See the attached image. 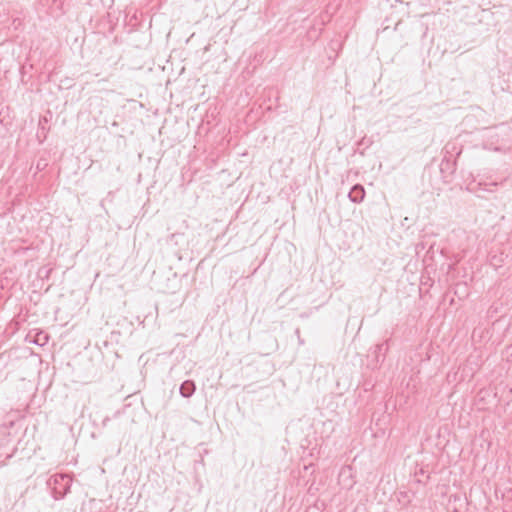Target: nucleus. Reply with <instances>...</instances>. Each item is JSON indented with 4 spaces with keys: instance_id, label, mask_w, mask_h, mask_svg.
I'll return each instance as SVG.
<instances>
[{
    "instance_id": "7",
    "label": "nucleus",
    "mask_w": 512,
    "mask_h": 512,
    "mask_svg": "<svg viewBox=\"0 0 512 512\" xmlns=\"http://www.w3.org/2000/svg\"><path fill=\"white\" fill-rule=\"evenodd\" d=\"M45 166H46L45 162L39 161L37 163V170H42V169H44Z\"/></svg>"
},
{
    "instance_id": "5",
    "label": "nucleus",
    "mask_w": 512,
    "mask_h": 512,
    "mask_svg": "<svg viewBox=\"0 0 512 512\" xmlns=\"http://www.w3.org/2000/svg\"><path fill=\"white\" fill-rule=\"evenodd\" d=\"M373 143V140L371 138L363 137L359 142H357L358 149L360 147H363V150L369 148ZM360 153L363 155L364 151H360Z\"/></svg>"
},
{
    "instance_id": "8",
    "label": "nucleus",
    "mask_w": 512,
    "mask_h": 512,
    "mask_svg": "<svg viewBox=\"0 0 512 512\" xmlns=\"http://www.w3.org/2000/svg\"><path fill=\"white\" fill-rule=\"evenodd\" d=\"M449 164H450L449 160H446V162L443 161L441 165L444 166V165H449Z\"/></svg>"
},
{
    "instance_id": "4",
    "label": "nucleus",
    "mask_w": 512,
    "mask_h": 512,
    "mask_svg": "<svg viewBox=\"0 0 512 512\" xmlns=\"http://www.w3.org/2000/svg\"><path fill=\"white\" fill-rule=\"evenodd\" d=\"M196 390V385L193 380H185L179 388L180 395L184 398H190Z\"/></svg>"
},
{
    "instance_id": "2",
    "label": "nucleus",
    "mask_w": 512,
    "mask_h": 512,
    "mask_svg": "<svg viewBox=\"0 0 512 512\" xmlns=\"http://www.w3.org/2000/svg\"><path fill=\"white\" fill-rule=\"evenodd\" d=\"M365 189L361 184H355L352 186L348 193V198L353 203H361L365 198Z\"/></svg>"
},
{
    "instance_id": "3",
    "label": "nucleus",
    "mask_w": 512,
    "mask_h": 512,
    "mask_svg": "<svg viewBox=\"0 0 512 512\" xmlns=\"http://www.w3.org/2000/svg\"><path fill=\"white\" fill-rule=\"evenodd\" d=\"M388 351V341L377 344L373 351L371 352V356L375 358L376 363L383 362L385 360V354Z\"/></svg>"
},
{
    "instance_id": "6",
    "label": "nucleus",
    "mask_w": 512,
    "mask_h": 512,
    "mask_svg": "<svg viewBox=\"0 0 512 512\" xmlns=\"http://www.w3.org/2000/svg\"><path fill=\"white\" fill-rule=\"evenodd\" d=\"M507 359L512 362V344L506 348Z\"/></svg>"
},
{
    "instance_id": "1",
    "label": "nucleus",
    "mask_w": 512,
    "mask_h": 512,
    "mask_svg": "<svg viewBox=\"0 0 512 512\" xmlns=\"http://www.w3.org/2000/svg\"><path fill=\"white\" fill-rule=\"evenodd\" d=\"M72 480L69 476L64 474H57L49 480L53 497L56 500L64 498L71 488Z\"/></svg>"
}]
</instances>
